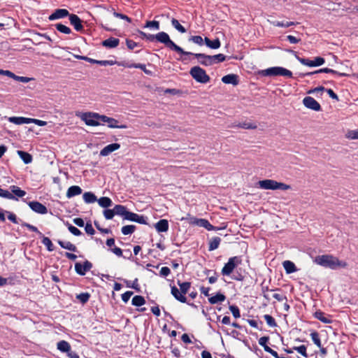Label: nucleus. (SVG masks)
I'll return each mask as SVG.
<instances>
[{"label":"nucleus","instance_id":"nucleus-1","mask_svg":"<svg viewBox=\"0 0 358 358\" xmlns=\"http://www.w3.org/2000/svg\"><path fill=\"white\" fill-rule=\"evenodd\" d=\"M314 263L321 266L336 270L339 268H345L347 263L344 261L339 260L336 257L331 255H323L317 256L314 260Z\"/></svg>","mask_w":358,"mask_h":358},{"label":"nucleus","instance_id":"nucleus-2","mask_svg":"<svg viewBox=\"0 0 358 358\" xmlns=\"http://www.w3.org/2000/svg\"><path fill=\"white\" fill-rule=\"evenodd\" d=\"M155 40L157 42L163 43L166 48L177 52L182 55L192 54L190 52L185 51L182 48L176 45L166 32L161 31L155 35Z\"/></svg>","mask_w":358,"mask_h":358},{"label":"nucleus","instance_id":"nucleus-3","mask_svg":"<svg viewBox=\"0 0 358 358\" xmlns=\"http://www.w3.org/2000/svg\"><path fill=\"white\" fill-rule=\"evenodd\" d=\"M76 116L83 121L86 125L96 127L101 124L102 115L94 112L76 111Z\"/></svg>","mask_w":358,"mask_h":358},{"label":"nucleus","instance_id":"nucleus-4","mask_svg":"<svg viewBox=\"0 0 358 358\" xmlns=\"http://www.w3.org/2000/svg\"><path fill=\"white\" fill-rule=\"evenodd\" d=\"M257 186L259 188L266 190H287L291 188L290 185H286L282 182H279L276 180L271 179L259 180L257 182Z\"/></svg>","mask_w":358,"mask_h":358},{"label":"nucleus","instance_id":"nucleus-5","mask_svg":"<svg viewBox=\"0 0 358 358\" xmlns=\"http://www.w3.org/2000/svg\"><path fill=\"white\" fill-rule=\"evenodd\" d=\"M260 74L264 76H281L287 78L292 77V73L291 71L281 66L268 68L266 69L262 70Z\"/></svg>","mask_w":358,"mask_h":358},{"label":"nucleus","instance_id":"nucleus-6","mask_svg":"<svg viewBox=\"0 0 358 358\" xmlns=\"http://www.w3.org/2000/svg\"><path fill=\"white\" fill-rule=\"evenodd\" d=\"M241 262L239 257L234 256L230 257L228 262L224 264L221 271V274L223 276H229L232 274L235 268L238 266Z\"/></svg>","mask_w":358,"mask_h":358},{"label":"nucleus","instance_id":"nucleus-7","mask_svg":"<svg viewBox=\"0 0 358 358\" xmlns=\"http://www.w3.org/2000/svg\"><path fill=\"white\" fill-rule=\"evenodd\" d=\"M190 75L198 83H207L210 80V77L208 76L203 69L199 66H194L190 69Z\"/></svg>","mask_w":358,"mask_h":358},{"label":"nucleus","instance_id":"nucleus-8","mask_svg":"<svg viewBox=\"0 0 358 358\" xmlns=\"http://www.w3.org/2000/svg\"><path fill=\"white\" fill-rule=\"evenodd\" d=\"M297 59L301 64H302L305 66H310V67L319 66L324 64L325 62L324 59L322 57H315L314 60H310V59H305V58H301L299 57H297Z\"/></svg>","mask_w":358,"mask_h":358},{"label":"nucleus","instance_id":"nucleus-9","mask_svg":"<svg viewBox=\"0 0 358 358\" xmlns=\"http://www.w3.org/2000/svg\"><path fill=\"white\" fill-rule=\"evenodd\" d=\"M191 53L192 54H189V55H193L195 57L201 64L206 66H211L213 64L212 56L202 53Z\"/></svg>","mask_w":358,"mask_h":358},{"label":"nucleus","instance_id":"nucleus-10","mask_svg":"<svg viewBox=\"0 0 358 358\" xmlns=\"http://www.w3.org/2000/svg\"><path fill=\"white\" fill-rule=\"evenodd\" d=\"M303 103L306 108L315 111H320L321 110L320 103L311 96L305 97L303 100Z\"/></svg>","mask_w":358,"mask_h":358},{"label":"nucleus","instance_id":"nucleus-11","mask_svg":"<svg viewBox=\"0 0 358 358\" xmlns=\"http://www.w3.org/2000/svg\"><path fill=\"white\" fill-rule=\"evenodd\" d=\"M29 208L35 213L45 215L48 213V208L38 201H29L28 203Z\"/></svg>","mask_w":358,"mask_h":358},{"label":"nucleus","instance_id":"nucleus-12","mask_svg":"<svg viewBox=\"0 0 358 358\" xmlns=\"http://www.w3.org/2000/svg\"><path fill=\"white\" fill-rule=\"evenodd\" d=\"M92 267V264L88 261H85L83 264L80 262H77L75 264V270L76 273L80 275H85V273L89 271Z\"/></svg>","mask_w":358,"mask_h":358},{"label":"nucleus","instance_id":"nucleus-13","mask_svg":"<svg viewBox=\"0 0 358 358\" xmlns=\"http://www.w3.org/2000/svg\"><path fill=\"white\" fill-rule=\"evenodd\" d=\"M102 122L108 124V127L110 128H119L126 129L127 126L126 124H119L118 121L114 118L109 117L106 115H102Z\"/></svg>","mask_w":358,"mask_h":358},{"label":"nucleus","instance_id":"nucleus-14","mask_svg":"<svg viewBox=\"0 0 358 358\" xmlns=\"http://www.w3.org/2000/svg\"><path fill=\"white\" fill-rule=\"evenodd\" d=\"M125 220L136 222L139 224H147V217L130 211H129L128 213H127V217H125Z\"/></svg>","mask_w":358,"mask_h":358},{"label":"nucleus","instance_id":"nucleus-15","mask_svg":"<svg viewBox=\"0 0 358 358\" xmlns=\"http://www.w3.org/2000/svg\"><path fill=\"white\" fill-rule=\"evenodd\" d=\"M120 148V145L119 143H111L106 147H104L100 151V155L102 157H106L109 155L111 152L118 150Z\"/></svg>","mask_w":358,"mask_h":358},{"label":"nucleus","instance_id":"nucleus-16","mask_svg":"<svg viewBox=\"0 0 358 358\" xmlns=\"http://www.w3.org/2000/svg\"><path fill=\"white\" fill-rule=\"evenodd\" d=\"M68 15H69V13L66 9L59 8L55 10V12L49 16L48 19L50 21H52L55 20L63 18Z\"/></svg>","mask_w":358,"mask_h":358},{"label":"nucleus","instance_id":"nucleus-17","mask_svg":"<svg viewBox=\"0 0 358 358\" xmlns=\"http://www.w3.org/2000/svg\"><path fill=\"white\" fill-rule=\"evenodd\" d=\"M69 21L71 24L74 27V29L76 31H80L83 29V26L81 23V20L78 15L75 14L69 15Z\"/></svg>","mask_w":358,"mask_h":358},{"label":"nucleus","instance_id":"nucleus-18","mask_svg":"<svg viewBox=\"0 0 358 358\" xmlns=\"http://www.w3.org/2000/svg\"><path fill=\"white\" fill-rule=\"evenodd\" d=\"M158 232H166L169 230V222L165 219L160 220L155 224Z\"/></svg>","mask_w":358,"mask_h":358},{"label":"nucleus","instance_id":"nucleus-19","mask_svg":"<svg viewBox=\"0 0 358 358\" xmlns=\"http://www.w3.org/2000/svg\"><path fill=\"white\" fill-rule=\"evenodd\" d=\"M222 81L225 84L237 85L238 84V76L235 74H228L222 78Z\"/></svg>","mask_w":358,"mask_h":358},{"label":"nucleus","instance_id":"nucleus-20","mask_svg":"<svg viewBox=\"0 0 358 358\" xmlns=\"http://www.w3.org/2000/svg\"><path fill=\"white\" fill-rule=\"evenodd\" d=\"M82 189L78 185L71 186L66 192V197L70 199L82 193Z\"/></svg>","mask_w":358,"mask_h":358},{"label":"nucleus","instance_id":"nucleus-21","mask_svg":"<svg viewBox=\"0 0 358 358\" xmlns=\"http://www.w3.org/2000/svg\"><path fill=\"white\" fill-rule=\"evenodd\" d=\"M8 121L15 124H30V118L24 117H10Z\"/></svg>","mask_w":358,"mask_h":358},{"label":"nucleus","instance_id":"nucleus-22","mask_svg":"<svg viewBox=\"0 0 358 358\" xmlns=\"http://www.w3.org/2000/svg\"><path fill=\"white\" fill-rule=\"evenodd\" d=\"M120 40L116 38L110 37L102 42V45L104 47L108 48H114L119 45Z\"/></svg>","mask_w":358,"mask_h":358},{"label":"nucleus","instance_id":"nucleus-23","mask_svg":"<svg viewBox=\"0 0 358 358\" xmlns=\"http://www.w3.org/2000/svg\"><path fill=\"white\" fill-rule=\"evenodd\" d=\"M171 294L178 301L182 303L186 302V297L182 294L181 291H180L176 287H171Z\"/></svg>","mask_w":358,"mask_h":358},{"label":"nucleus","instance_id":"nucleus-24","mask_svg":"<svg viewBox=\"0 0 358 358\" xmlns=\"http://www.w3.org/2000/svg\"><path fill=\"white\" fill-rule=\"evenodd\" d=\"M11 193L15 196V199L17 200L18 198H22L26 195V192L21 189L19 187L15 185H12L10 187Z\"/></svg>","mask_w":358,"mask_h":358},{"label":"nucleus","instance_id":"nucleus-25","mask_svg":"<svg viewBox=\"0 0 358 358\" xmlns=\"http://www.w3.org/2000/svg\"><path fill=\"white\" fill-rule=\"evenodd\" d=\"M283 267L287 273L290 274L297 271L295 264L289 260H286L282 263Z\"/></svg>","mask_w":358,"mask_h":358},{"label":"nucleus","instance_id":"nucleus-26","mask_svg":"<svg viewBox=\"0 0 358 358\" xmlns=\"http://www.w3.org/2000/svg\"><path fill=\"white\" fill-rule=\"evenodd\" d=\"M115 210V214L122 216L124 220L125 217H127V213H128V210L124 206L122 205H115L113 208Z\"/></svg>","mask_w":358,"mask_h":358},{"label":"nucleus","instance_id":"nucleus-27","mask_svg":"<svg viewBox=\"0 0 358 358\" xmlns=\"http://www.w3.org/2000/svg\"><path fill=\"white\" fill-rule=\"evenodd\" d=\"M83 198L86 203H93L97 201L96 195L91 192H85L83 195Z\"/></svg>","mask_w":358,"mask_h":358},{"label":"nucleus","instance_id":"nucleus-28","mask_svg":"<svg viewBox=\"0 0 358 358\" xmlns=\"http://www.w3.org/2000/svg\"><path fill=\"white\" fill-rule=\"evenodd\" d=\"M268 22L273 25V26H275V27H285V28H287V27H289L291 26H293V25H295L296 23L294 22H288V21H282V22H280V21H271V20H268Z\"/></svg>","mask_w":358,"mask_h":358},{"label":"nucleus","instance_id":"nucleus-29","mask_svg":"<svg viewBox=\"0 0 358 358\" xmlns=\"http://www.w3.org/2000/svg\"><path fill=\"white\" fill-rule=\"evenodd\" d=\"M204 41L206 46L211 49H217L221 45L220 41L218 38L210 41L208 38L206 37Z\"/></svg>","mask_w":358,"mask_h":358},{"label":"nucleus","instance_id":"nucleus-30","mask_svg":"<svg viewBox=\"0 0 358 358\" xmlns=\"http://www.w3.org/2000/svg\"><path fill=\"white\" fill-rule=\"evenodd\" d=\"M315 318L321 321L324 324H330L331 323V320L326 316V315L322 311H316L314 314Z\"/></svg>","mask_w":358,"mask_h":358},{"label":"nucleus","instance_id":"nucleus-31","mask_svg":"<svg viewBox=\"0 0 358 358\" xmlns=\"http://www.w3.org/2000/svg\"><path fill=\"white\" fill-rule=\"evenodd\" d=\"M220 242H221V238L220 237H217V236L213 237L209 241V247H208L209 251H213V250H215L217 248H218V247L220 244Z\"/></svg>","mask_w":358,"mask_h":358},{"label":"nucleus","instance_id":"nucleus-32","mask_svg":"<svg viewBox=\"0 0 358 358\" xmlns=\"http://www.w3.org/2000/svg\"><path fill=\"white\" fill-rule=\"evenodd\" d=\"M99 205L102 208H108L112 206L113 201L109 197L103 196L97 199Z\"/></svg>","mask_w":358,"mask_h":358},{"label":"nucleus","instance_id":"nucleus-33","mask_svg":"<svg viewBox=\"0 0 358 358\" xmlns=\"http://www.w3.org/2000/svg\"><path fill=\"white\" fill-rule=\"evenodd\" d=\"M315 73H332V74H334V75H337L338 76H341V77H344V76H347L348 75L345 73H340V72H338L334 69H329V68H323V69H320L319 70H317L315 71Z\"/></svg>","mask_w":358,"mask_h":358},{"label":"nucleus","instance_id":"nucleus-34","mask_svg":"<svg viewBox=\"0 0 358 358\" xmlns=\"http://www.w3.org/2000/svg\"><path fill=\"white\" fill-rule=\"evenodd\" d=\"M57 349L62 352H68L71 350L70 344L65 341H61L57 344Z\"/></svg>","mask_w":358,"mask_h":358},{"label":"nucleus","instance_id":"nucleus-35","mask_svg":"<svg viewBox=\"0 0 358 358\" xmlns=\"http://www.w3.org/2000/svg\"><path fill=\"white\" fill-rule=\"evenodd\" d=\"M17 154L21 158V159L24 162V164H27L31 162L32 157L28 152L22 150H18Z\"/></svg>","mask_w":358,"mask_h":358},{"label":"nucleus","instance_id":"nucleus-36","mask_svg":"<svg viewBox=\"0 0 358 358\" xmlns=\"http://www.w3.org/2000/svg\"><path fill=\"white\" fill-rule=\"evenodd\" d=\"M58 243L62 248L69 250L70 251L76 252L77 250V248L76 247V245L69 241H59Z\"/></svg>","mask_w":358,"mask_h":358},{"label":"nucleus","instance_id":"nucleus-37","mask_svg":"<svg viewBox=\"0 0 358 358\" xmlns=\"http://www.w3.org/2000/svg\"><path fill=\"white\" fill-rule=\"evenodd\" d=\"M226 296L221 294L217 293L216 295L208 298V301L211 304H215L218 302H222L225 300Z\"/></svg>","mask_w":358,"mask_h":358},{"label":"nucleus","instance_id":"nucleus-38","mask_svg":"<svg viewBox=\"0 0 358 358\" xmlns=\"http://www.w3.org/2000/svg\"><path fill=\"white\" fill-rule=\"evenodd\" d=\"M231 127H241L245 129H255L257 127V124L250 122H244L239 123L237 125H231Z\"/></svg>","mask_w":358,"mask_h":358},{"label":"nucleus","instance_id":"nucleus-39","mask_svg":"<svg viewBox=\"0 0 358 358\" xmlns=\"http://www.w3.org/2000/svg\"><path fill=\"white\" fill-rule=\"evenodd\" d=\"M199 227H203L208 231H213L217 229L206 219H201L199 221Z\"/></svg>","mask_w":358,"mask_h":358},{"label":"nucleus","instance_id":"nucleus-40","mask_svg":"<svg viewBox=\"0 0 358 358\" xmlns=\"http://www.w3.org/2000/svg\"><path fill=\"white\" fill-rule=\"evenodd\" d=\"M132 305L135 306H141L145 303V299L141 296H135L132 299Z\"/></svg>","mask_w":358,"mask_h":358},{"label":"nucleus","instance_id":"nucleus-41","mask_svg":"<svg viewBox=\"0 0 358 358\" xmlns=\"http://www.w3.org/2000/svg\"><path fill=\"white\" fill-rule=\"evenodd\" d=\"M171 24L179 32H180L182 34L186 32L185 28L180 24V22H178V20L173 18L171 20Z\"/></svg>","mask_w":358,"mask_h":358},{"label":"nucleus","instance_id":"nucleus-42","mask_svg":"<svg viewBox=\"0 0 358 358\" xmlns=\"http://www.w3.org/2000/svg\"><path fill=\"white\" fill-rule=\"evenodd\" d=\"M90 63L97 64L101 66H112L115 64L116 62L113 60H96L93 59L92 60H90Z\"/></svg>","mask_w":358,"mask_h":358},{"label":"nucleus","instance_id":"nucleus-43","mask_svg":"<svg viewBox=\"0 0 358 358\" xmlns=\"http://www.w3.org/2000/svg\"><path fill=\"white\" fill-rule=\"evenodd\" d=\"M136 227L134 225H126L122 227V233L124 235H130L134 232Z\"/></svg>","mask_w":358,"mask_h":358},{"label":"nucleus","instance_id":"nucleus-44","mask_svg":"<svg viewBox=\"0 0 358 358\" xmlns=\"http://www.w3.org/2000/svg\"><path fill=\"white\" fill-rule=\"evenodd\" d=\"M144 27L159 30L160 29L159 22L156 20L147 21Z\"/></svg>","mask_w":358,"mask_h":358},{"label":"nucleus","instance_id":"nucleus-45","mask_svg":"<svg viewBox=\"0 0 358 358\" xmlns=\"http://www.w3.org/2000/svg\"><path fill=\"white\" fill-rule=\"evenodd\" d=\"M178 285L180 287V291L182 293V294L185 296V294L188 292L191 287L190 282H178Z\"/></svg>","mask_w":358,"mask_h":358},{"label":"nucleus","instance_id":"nucleus-46","mask_svg":"<svg viewBox=\"0 0 358 358\" xmlns=\"http://www.w3.org/2000/svg\"><path fill=\"white\" fill-rule=\"evenodd\" d=\"M42 243L44 245L46 246L47 250L50 252H52L54 250V246L51 241V240L48 237H43Z\"/></svg>","mask_w":358,"mask_h":358},{"label":"nucleus","instance_id":"nucleus-47","mask_svg":"<svg viewBox=\"0 0 358 358\" xmlns=\"http://www.w3.org/2000/svg\"><path fill=\"white\" fill-rule=\"evenodd\" d=\"M310 337L313 343L320 348L322 347L321 341L319 337V334L317 331H313L310 334Z\"/></svg>","mask_w":358,"mask_h":358},{"label":"nucleus","instance_id":"nucleus-48","mask_svg":"<svg viewBox=\"0 0 358 358\" xmlns=\"http://www.w3.org/2000/svg\"><path fill=\"white\" fill-rule=\"evenodd\" d=\"M189 41H191L199 45H203L205 42L204 39L200 36H192L189 38Z\"/></svg>","mask_w":358,"mask_h":358},{"label":"nucleus","instance_id":"nucleus-49","mask_svg":"<svg viewBox=\"0 0 358 358\" xmlns=\"http://www.w3.org/2000/svg\"><path fill=\"white\" fill-rule=\"evenodd\" d=\"M264 318L266 324L271 327H275L277 326L275 319L270 315H264Z\"/></svg>","mask_w":358,"mask_h":358},{"label":"nucleus","instance_id":"nucleus-50","mask_svg":"<svg viewBox=\"0 0 358 358\" xmlns=\"http://www.w3.org/2000/svg\"><path fill=\"white\" fill-rule=\"evenodd\" d=\"M0 196L8 199H15V196L8 190L0 188Z\"/></svg>","mask_w":358,"mask_h":358},{"label":"nucleus","instance_id":"nucleus-51","mask_svg":"<svg viewBox=\"0 0 358 358\" xmlns=\"http://www.w3.org/2000/svg\"><path fill=\"white\" fill-rule=\"evenodd\" d=\"M57 29L64 34H69L71 32V30L69 27H66V25H64L62 24H57L55 25Z\"/></svg>","mask_w":358,"mask_h":358},{"label":"nucleus","instance_id":"nucleus-52","mask_svg":"<svg viewBox=\"0 0 358 358\" xmlns=\"http://www.w3.org/2000/svg\"><path fill=\"white\" fill-rule=\"evenodd\" d=\"M345 137L352 140L358 139V129L348 131Z\"/></svg>","mask_w":358,"mask_h":358},{"label":"nucleus","instance_id":"nucleus-53","mask_svg":"<svg viewBox=\"0 0 358 358\" xmlns=\"http://www.w3.org/2000/svg\"><path fill=\"white\" fill-rule=\"evenodd\" d=\"M213 62L214 64L220 63L224 62L226 59V56L223 54H217L212 56Z\"/></svg>","mask_w":358,"mask_h":358},{"label":"nucleus","instance_id":"nucleus-54","mask_svg":"<svg viewBox=\"0 0 358 358\" xmlns=\"http://www.w3.org/2000/svg\"><path fill=\"white\" fill-rule=\"evenodd\" d=\"M124 282L127 287L138 289V283L137 278H136L134 281L124 280Z\"/></svg>","mask_w":358,"mask_h":358},{"label":"nucleus","instance_id":"nucleus-55","mask_svg":"<svg viewBox=\"0 0 358 358\" xmlns=\"http://www.w3.org/2000/svg\"><path fill=\"white\" fill-rule=\"evenodd\" d=\"M115 210L113 209H106L103 210V216L106 220H111L115 216Z\"/></svg>","mask_w":358,"mask_h":358},{"label":"nucleus","instance_id":"nucleus-56","mask_svg":"<svg viewBox=\"0 0 358 358\" xmlns=\"http://www.w3.org/2000/svg\"><path fill=\"white\" fill-rule=\"evenodd\" d=\"M293 350L297 351L302 356L308 357V354L306 352V347L305 345H303L298 347H294Z\"/></svg>","mask_w":358,"mask_h":358},{"label":"nucleus","instance_id":"nucleus-57","mask_svg":"<svg viewBox=\"0 0 358 358\" xmlns=\"http://www.w3.org/2000/svg\"><path fill=\"white\" fill-rule=\"evenodd\" d=\"M90 294L88 293H81L78 294L76 298L83 303H86L90 299Z\"/></svg>","mask_w":358,"mask_h":358},{"label":"nucleus","instance_id":"nucleus-58","mask_svg":"<svg viewBox=\"0 0 358 358\" xmlns=\"http://www.w3.org/2000/svg\"><path fill=\"white\" fill-rule=\"evenodd\" d=\"M229 310L235 318H239L241 317L240 310L237 306H230Z\"/></svg>","mask_w":358,"mask_h":358},{"label":"nucleus","instance_id":"nucleus-59","mask_svg":"<svg viewBox=\"0 0 358 358\" xmlns=\"http://www.w3.org/2000/svg\"><path fill=\"white\" fill-rule=\"evenodd\" d=\"M67 226H68V229L69 230V231L71 234H73V235H75V236L81 235V234H82L81 231L76 227H74L70 224H67Z\"/></svg>","mask_w":358,"mask_h":358},{"label":"nucleus","instance_id":"nucleus-60","mask_svg":"<svg viewBox=\"0 0 358 358\" xmlns=\"http://www.w3.org/2000/svg\"><path fill=\"white\" fill-rule=\"evenodd\" d=\"M22 227H24L34 232H36L39 236H43L42 233L39 231L37 227H36L35 226H33L28 223H24L22 224Z\"/></svg>","mask_w":358,"mask_h":358},{"label":"nucleus","instance_id":"nucleus-61","mask_svg":"<svg viewBox=\"0 0 358 358\" xmlns=\"http://www.w3.org/2000/svg\"><path fill=\"white\" fill-rule=\"evenodd\" d=\"M85 232L90 235H93L95 233V231L90 222H87L85 224Z\"/></svg>","mask_w":358,"mask_h":358},{"label":"nucleus","instance_id":"nucleus-62","mask_svg":"<svg viewBox=\"0 0 358 358\" xmlns=\"http://www.w3.org/2000/svg\"><path fill=\"white\" fill-rule=\"evenodd\" d=\"M141 36L150 41H154L155 40V35L150 34H146L143 31H139Z\"/></svg>","mask_w":358,"mask_h":358},{"label":"nucleus","instance_id":"nucleus-63","mask_svg":"<svg viewBox=\"0 0 358 358\" xmlns=\"http://www.w3.org/2000/svg\"><path fill=\"white\" fill-rule=\"evenodd\" d=\"M133 292L131 291H127L122 294V299L124 302L127 303L129 300L130 297L132 296Z\"/></svg>","mask_w":358,"mask_h":358},{"label":"nucleus","instance_id":"nucleus-64","mask_svg":"<svg viewBox=\"0 0 358 358\" xmlns=\"http://www.w3.org/2000/svg\"><path fill=\"white\" fill-rule=\"evenodd\" d=\"M171 273V270L169 267L164 266L160 270V275L164 277L168 276Z\"/></svg>","mask_w":358,"mask_h":358}]
</instances>
